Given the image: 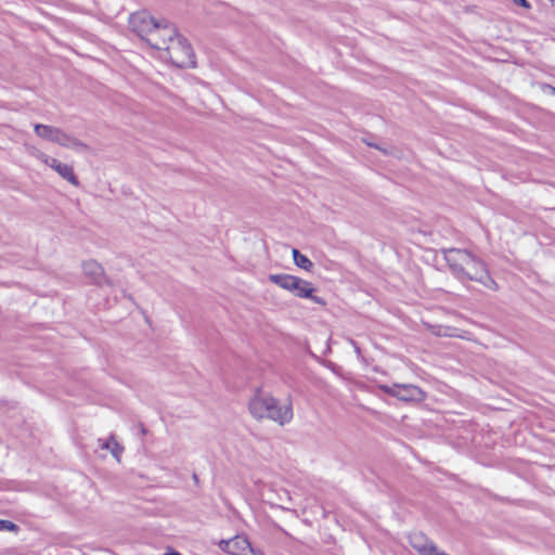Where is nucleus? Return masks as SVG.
Masks as SVG:
<instances>
[{"instance_id":"1","label":"nucleus","mask_w":555,"mask_h":555,"mask_svg":"<svg viewBox=\"0 0 555 555\" xmlns=\"http://www.w3.org/2000/svg\"><path fill=\"white\" fill-rule=\"evenodd\" d=\"M442 253L451 272L460 281H475L489 289L498 288L485 262L467 249L448 248Z\"/></svg>"},{"instance_id":"2","label":"nucleus","mask_w":555,"mask_h":555,"mask_svg":"<svg viewBox=\"0 0 555 555\" xmlns=\"http://www.w3.org/2000/svg\"><path fill=\"white\" fill-rule=\"evenodd\" d=\"M250 414L257 418H269L281 426L292 422L294 417L293 403L287 400L284 404H280L274 397L257 390L255 396L248 403Z\"/></svg>"},{"instance_id":"3","label":"nucleus","mask_w":555,"mask_h":555,"mask_svg":"<svg viewBox=\"0 0 555 555\" xmlns=\"http://www.w3.org/2000/svg\"><path fill=\"white\" fill-rule=\"evenodd\" d=\"M129 27L141 39L146 41L151 48H160L165 39L157 38V34L164 33L166 36L175 34V26L166 20L156 21L146 11L132 13L129 17Z\"/></svg>"},{"instance_id":"4","label":"nucleus","mask_w":555,"mask_h":555,"mask_svg":"<svg viewBox=\"0 0 555 555\" xmlns=\"http://www.w3.org/2000/svg\"><path fill=\"white\" fill-rule=\"evenodd\" d=\"M169 43L167 44V39H165V43L160 48H155L156 50H165L167 56L169 57L172 65L179 68H192L195 67V54L192 46L189 41L178 34L177 28L175 27V34L172 36H167Z\"/></svg>"},{"instance_id":"5","label":"nucleus","mask_w":555,"mask_h":555,"mask_svg":"<svg viewBox=\"0 0 555 555\" xmlns=\"http://www.w3.org/2000/svg\"><path fill=\"white\" fill-rule=\"evenodd\" d=\"M268 279L271 283L293 293L298 298H308L320 306H326L324 298L313 295L315 289L306 280L285 273L270 274Z\"/></svg>"},{"instance_id":"6","label":"nucleus","mask_w":555,"mask_h":555,"mask_svg":"<svg viewBox=\"0 0 555 555\" xmlns=\"http://www.w3.org/2000/svg\"><path fill=\"white\" fill-rule=\"evenodd\" d=\"M382 389L384 390V392L403 401L422 400L424 397V392L422 391V389L411 384H393L392 386H382Z\"/></svg>"},{"instance_id":"7","label":"nucleus","mask_w":555,"mask_h":555,"mask_svg":"<svg viewBox=\"0 0 555 555\" xmlns=\"http://www.w3.org/2000/svg\"><path fill=\"white\" fill-rule=\"evenodd\" d=\"M83 273L91 280L92 284L102 286L111 285V281L106 278L103 267L95 260H88L82 263Z\"/></svg>"},{"instance_id":"8","label":"nucleus","mask_w":555,"mask_h":555,"mask_svg":"<svg viewBox=\"0 0 555 555\" xmlns=\"http://www.w3.org/2000/svg\"><path fill=\"white\" fill-rule=\"evenodd\" d=\"M44 163L54 169L63 179L68 181L70 184L78 186L79 180L77 176L74 172V169L72 166L67 164H63L60 160H57L54 157L44 156Z\"/></svg>"},{"instance_id":"9","label":"nucleus","mask_w":555,"mask_h":555,"mask_svg":"<svg viewBox=\"0 0 555 555\" xmlns=\"http://www.w3.org/2000/svg\"><path fill=\"white\" fill-rule=\"evenodd\" d=\"M231 540V555H247L250 550V542L246 537L236 535Z\"/></svg>"},{"instance_id":"10","label":"nucleus","mask_w":555,"mask_h":555,"mask_svg":"<svg viewBox=\"0 0 555 555\" xmlns=\"http://www.w3.org/2000/svg\"><path fill=\"white\" fill-rule=\"evenodd\" d=\"M34 130L39 138L54 143L59 128L49 125L36 124Z\"/></svg>"},{"instance_id":"11","label":"nucleus","mask_w":555,"mask_h":555,"mask_svg":"<svg viewBox=\"0 0 555 555\" xmlns=\"http://www.w3.org/2000/svg\"><path fill=\"white\" fill-rule=\"evenodd\" d=\"M99 443L102 449L108 450L118 462L120 461L124 447L119 444L113 436L106 440L99 439Z\"/></svg>"},{"instance_id":"12","label":"nucleus","mask_w":555,"mask_h":555,"mask_svg":"<svg viewBox=\"0 0 555 555\" xmlns=\"http://www.w3.org/2000/svg\"><path fill=\"white\" fill-rule=\"evenodd\" d=\"M293 259L297 267L311 272L314 268L313 262L305 255H302L298 249L294 248L293 251Z\"/></svg>"},{"instance_id":"13","label":"nucleus","mask_w":555,"mask_h":555,"mask_svg":"<svg viewBox=\"0 0 555 555\" xmlns=\"http://www.w3.org/2000/svg\"><path fill=\"white\" fill-rule=\"evenodd\" d=\"M69 145H66L65 147L75 150L77 152H88L90 150V146L79 140L78 138L70 135L69 138Z\"/></svg>"},{"instance_id":"14","label":"nucleus","mask_w":555,"mask_h":555,"mask_svg":"<svg viewBox=\"0 0 555 555\" xmlns=\"http://www.w3.org/2000/svg\"><path fill=\"white\" fill-rule=\"evenodd\" d=\"M70 135L72 134H69V133L65 132L63 129L59 128L54 143L65 147L66 145H69L68 142H69Z\"/></svg>"},{"instance_id":"15","label":"nucleus","mask_w":555,"mask_h":555,"mask_svg":"<svg viewBox=\"0 0 555 555\" xmlns=\"http://www.w3.org/2000/svg\"><path fill=\"white\" fill-rule=\"evenodd\" d=\"M2 530L17 532L20 527L11 520L0 519V531Z\"/></svg>"},{"instance_id":"16","label":"nucleus","mask_w":555,"mask_h":555,"mask_svg":"<svg viewBox=\"0 0 555 555\" xmlns=\"http://www.w3.org/2000/svg\"><path fill=\"white\" fill-rule=\"evenodd\" d=\"M230 544H231V540H230V539H229V540H221V541L219 542V547H220L223 552H225V553H228V554H231V545H230Z\"/></svg>"},{"instance_id":"17","label":"nucleus","mask_w":555,"mask_h":555,"mask_svg":"<svg viewBox=\"0 0 555 555\" xmlns=\"http://www.w3.org/2000/svg\"><path fill=\"white\" fill-rule=\"evenodd\" d=\"M251 554V555H264V552L259 548V547H254L251 544H250V550H248V554Z\"/></svg>"},{"instance_id":"18","label":"nucleus","mask_w":555,"mask_h":555,"mask_svg":"<svg viewBox=\"0 0 555 555\" xmlns=\"http://www.w3.org/2000/svg\"><path fill=\"white\" fill-rule=\"evenodd\" d=\"M350 344L353 346L358 358L362 357L361 348L358 346V344L353 339L350 340Z\"/></svg>"},{"instance_id":"19","label":"nucleus","mask_w":555,"mask_h":555,"mask_svg":"<svg viewBox=\"0 0 555 555\" xmlns=\"http://www.w3.org/2000/svg\"><path fill=\"white\" fill-rule=\"evenodd\" d=\"M513 2L517 5H520L522 8H529L530 4L527 0H513Z\"/></svg>"},{"instance_id":"20","label":"nucleus","mask_w":555,"mask_h":555,"mask_svg":"<svg viewBox=\"0 0 555 555\" xmlns=\"http://www.w3.org/2000/svg\"><path fill=\"white\" fill-rule=\"evenodd\" d=\"M165 555H182L181 553L175 551V550H169L168 552H166Z\"/></svg>"},{"instance_id":"21","label":"nucleus","mask_w":555,"mask_h":555,"mask_svg":"<svg viewBox=\"0 0 555 555\" xmlns=\"http://www.w3.org/2000/svg\"><path fill=\"white\" fill-rule=\"evenodd\" d=\"M156 36H157V38H166V39H168V37H166V35H164V33H159ZM168 43H169V40H167V44Z\"/></svg>"},{"instance_id":"22","label":"nucleus","mask_w":555,"mask_h":555,"mask_svg":"<svg viewBox=\"0 0 555 555\" xmlns=\"http://www.w3.org/2000/svg\"><path fill=\"white\" fill-rule=\"evenodd\" d=\"M192 478H193L194 482L197 485L199 480H198V476L196 473L193 474Z\"/></svg>"},{"instance_id":"23","label":"nucleus","mask_w":555,"mask_h":555,"mask_svg":"<svg viewBox=\"0 0 555 555\" xmlns=\"http://www.w3.org/2000/svg\"><path fill=\"white\" fill-rule=\"evenodd\" d=\"M367 144H369L370 146H374L375 149L380 150V147H379L378 145H374V144H372V143H367Z\"/></svg>"},{"instance_id":"24","label":"nucleus","mask_w":555,"mask_h":555,"mask_svg":"<svg viewBox=\"0 0 555 555\" xmlns=\"http://www.w3.org/2000/svg\"><path fill=\"white\" fill-rule=\"evenodd\" d=\"M551 89H552V92L555 94V88H554V87H551Z\"/></svg>"}]
</instances>
